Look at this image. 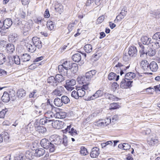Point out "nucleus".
Returning a JSON list of instances; mask_svg holds the SVG:
<instances>
[{
  "label": "nucleus",
  "instance_id": "nucleus-1",
  "mask_svg": "<svg viewBox=\"0 0 160 160\" xmlns=\"http://www.w3.org/2000/svg\"><path fill=\"white\" fill-rule=\"evenodd\" d=\"M68 138L66 136H64L62 139L60 136H56L51 142L50 152H53L54 151L56 148L55 145L62 144L66 147L68 145Z\"/></svg>",
  "mask_w": 160,
  "mask_h": 160
},
{
  "label": "nucleus",
  "instance_id": "nucleus-2",
  "mask_svg": "<svg viewBox=\"0 0 160 160\" xmlns=\"http://www.w3.org/2000/svg\"><path fill=\"white\" fill-rule=\"evenodd\" d=\"M96 72L95 70H93L87 72L85 76L78 77L77 80L79 81V83H82V84L86 83V81H89L91 79L93 76L95 75Z\"/></svg>",
  "mask_w": 160,
  "mask_h": 160
},
{
  "label": "nucleus",
  "instance_id": "nucleus-3",
  "mask_svg": "<svg viewBox=\"0 0 160 160\" xmlns=\"http://www.w3.org/2000/svg\"><path fill=\"white\" fill-rule=\"evenodd\" d=\"M71 125L68 126L67 128L63 130L64 133H68L69 135H71L74 138H71L72 140V142L75 141L74 138H76L78 134V132L73 128L72 127Z\"/></svg>",
  "mask_w": 160,
  "mask_h": 160
},
{
  "label": "nucleus",
  "instance_id": "nucleus-4",
  "mask_svg": "<svg viewBox=\"0 0 160 160\" xmlns=\"http://www.w3.org/2000/svg\"><path fill=\"white\" fill-rule=\"evenodd\" d=\"M12 22L10 18H7L4 21H0V29L4 30L8 29L12 25Z\"/></svg>",
  "mask_w": 160,
  "mask_h": 160
},
{
  "label": "nucleus",
  "instance_id": "nucleus-5",
  "mask_svg": "<svg viewBox=\"0 0 160 160\" xmlns=\"http://www.w3.org/2000/svg\"><path fill=\"white\" fill-rule=\"evenodd\" d=\"M152 39L156 40V42H152V45L156 48H160V32H156L153 36Z\"/></svg>",
  "mask_w": 160,
  "mask_h": 160
},
{
  "label": "nucleus",
  "instance_id": "nucleus-6",
  "mask_svg": "<svg viewBox=\"0 0 160 160\" xmlns=\"http://www.w3.org/2000/svg\"><path fill=\"white\" fill-rule=\"evenodd\" d=\"M75 84L76 81L74 79H68L66 81V84L64 86L68 90L71 91L74 88L72 86Z\"/></svg>",
  "mask_w": 160,
  "mask_h": 160
},
{
  "label": "nucleus",
  "instance_id": "nucleus-7",
  "mask_svg": "<svg viewBox=\"0 0 160 160\" xmlns=\"http://www.w3.org/2000/svg\"><path fill=\"white\" fill-rule=\"evenodd\" d=\"M34 126L35 130L39 133L43 134L47 131L46 128L40 125L38 122L35 123Z\"/></svg>",
  "mask_w": 160,
  "mask_h": 160
},
{
  "label": "nucleus",
  "instance_id": "nucleus-8",
  "mask_svg": "<svg viewBox=\"0 0 160 160\" xmlns=\"http://www.w3.org/2000/svg\"><path fill=\"white\" fill-rule=\"evenodd\" d=\"M40 143L41 146L44 148L46 149H49L50 152L51 142H50L46 138H43L41 140Z\"/></svg>",
  "mask_w": 160,
  "mask_h": 160
},
{
  "label": "nucleus",
  "instance_id": "nucleus-9",
  "mask_svg": "<svg viewBox=\"0 0 160 160\" xmlns=\"http://www.w3.org/2000/svg\"><path fill=\"white\" fill-rule=\"evenodd\" d=\"M127 9L126 7L124 8L122 10L120 14L117 16L116 19L114 20V22H116V21H120L123 19L126 16L127 13Z\"/></svg>",
  "mask_w": 160,
  "mask_h": 160
},
{
  "label": "nucleus",
  "instance_id": "nucleus-10",
  "mask_svg": "<svg viewBox=\"0 0 160 160\" xmlns=\"http://www.w3.org/2000/svg\"><path fill=\"white\" fill-rule=\"evenodd\" d=\"M31 43L33 44L36 48L40 49L42 48V42L40 38L37 37H34L32 38Z\"/></svg>",
  "mask_w": 160,
  "mask_h": 160
},
{
  "label": "nucleus",
  "instance_id": "nucleus-11",
  "mask_svg": "<svg viewBox=\"0 0 160 160\" xmlns=\"http://www.w3.org/2000/svg\"><path fill=\"white\" fill-rule=\"evenodd\" d=\"M141 40L143 44L144 45H149L152 46L153 48H155L152 45V42H156V40L155 41L151 42V39L150 38H148L147 36H143L141 38Z\"/></svg>",
  "mask_w": 160,
  "mask_h": 160
},
{
  "label": "nucleus",
  "instance_id": "nucleus-12",
  "mask_svg": "<svg viewBox=\"0 0 160 160\" xmlns=\"http://www.w3.org/2000/svg\"><path fill=\"white\" fill-rule=\"evenodd\" d=\"M64 90L63 87L58 86L52 92V94L56 96H60L62 94Z\"/></svg>",
  "mask_w": 160,
  "mask_h": 160
},
{
  "label": "nucleus",
  "instance_id": "nucleus-13",
  "mask_svg": "<svg viewBox=\"0 0 160 160\" xmlns=\"http://www.w3.org/2000/svg\"><path fill=\"white\" fill-rule=\"evenodd\" d=\"M64 124V122L59 120L54 121L52 122V123L53 127L57 129H60L62 128Z\"/></svg>",
  "mask_w": 160,
  "mask_h": 160
},
{
  "label": "nucleus",
  "instance_id": "nucleus-14",
  "mask_svg": "<svg viewBox=\"0 0 160 160\" xmlns=\"http://www.w3.org/2000/svg\"><path fill=\"white\" fill-rule=\"evenodd\" d=\"M100 150L99 148L95 147L92 148L90 153V155L92 158H96L100 154Z\"/></svg>",
  "mask_w": 160,
  "mask_h": 160
},
{
  "label": "nucleus",
  "instance_id": "nucleus-15",
  "mask_svg": "<svg viewBox=\"0 0 160 160\" xmlns=\"http://www.w3.org/2000/svg\"><path fill=\"white\" fill-rule=\"evenodd\" d=\"M72 63L70 61H67L64 62L62 64V65L64 66V69L65 71L64 72V75L67 76L69 77L68 75V70L70 69L71 66V65Z\"/></svg>",
  "mask_w": 160,
  "mask_h": 160
},
{
  "label": "nucleus",
  "instance_id": "nucleus-16",
  "mask_svg": "<svg viewBox=\"0 0 160 160\" xmlns=\"http://www.w3.org/2000/svg\"><path fill=\"white\" fill-rule=\"evenodd\" d=\"M128 55L131 57H136L137 53V50L136 47L132 46L129 47L128 51Z\"/></svg>",
  "mask_w": 160,
  "mask_h": 160
},
{
  "label": "nucleus",
  "instance_id": "nucleus-17",
  "mask_svg": "<svg viewBox=\"0 0 160 160\" xmlns=\"http://www.w3.org/2000/svg\"><path fill=\"white\" fill-rule=\"evenodd\" d=\"M103 93H104L102 91L99 90H98L92 96H91L90 98H88V100H91L98 97H101L102 96Z\"/></svg>",
  "mask_w": 160,
  "mask_h": 160
},
{
  "label": "nucleus",
  "instance_id": "nucleus-18",
  "mask_svg": "<svg viewBox=\"0 0 160 160\" xmlns=\"http://www.w3.org/2000/svg\"><path fill=\"white\" fill-rule=\"evenodd\" d=\"M55 78L53 76L49 77L47 79V81L50 85L53 87H56L58 85L57 82L55 79Z\"/></svg>",
  "mask_w": 160,
  "mask_h": 160
},
{
  "label": "nucleus",
  "instance_id": "nucleus-19",
  "mask_svg": "<svg viewBox=\"0 0 160 160\" xmlns=\"http://www.w3.org/2000/svg\"><path fill=\"white\" fill-rule=\"evenodd\" d=\"M149 64L146 60H142L140 63L141 67L144 71H147L149 69Z\"/></svg>",
  "mask_w": 160,
  "mask_h": 160
},
{
  "label": "nucleus",
  "instance_id": "nucleus-20",
  "mask_svg": "<svg viewBox=\"0 0 160 160\" xmlns=\"http://www.w3.org/2000/svg\"><path fill=\"white\" fill-rule=\"evenodd\" d=\"M149 69L153 72L157 71L158 69V66L157 63L155 61L151 62L149 65Z\"/></svg>",
  "mask_w": 160,
  "mask_h": 160
},
{
  "label": "nucleus",
  "instance_id": "nucleus-21",
  "mask_svg": "<svg viewBox=\"0 0 160 160\" xmlns=\"http://www.w3.org/2000/svg\"><path fill=\"white\" fill-rule=\"evenodd\" d=\"M119 75H117L116 73L113 72L109 73L108 76V79L109 80L115 79L116 81H118L119 80Z\"/></svg>",
  "mask_w": 160,
  "mask_h": 160
},
{
  "label": "nucleus",
  "instance_id": "nucleus-22",
  "mask_svg": "<svg viewBox=\"0 0 160 160\" xmlns=\"http://www.w3.org/2000/svg\"><path fill=\"white\" fill-rule=\"evenodd\" d=\"M26 45L27 49L30 52H33L36 50V47L32 43H27Z\"/></svg>",
  "mask_w": 160,
  "mask_h": 160
},
{
  "label": "nucleus",
  "instance_id": "nucleus-23",
  "mask_svg": "<svg viewBox=\"0 0 160 160\" xmlns=\"http://www.w3.org/2000/svg\"><path fill=\"white\" fill-rule=\"evenodd\" d=\"M45 153V150L42 148L36 149L34 153V156L36 157H40L42 156Z\"/></svg>",
  "mask_w": 160,
  "mask_h": 160
},
{
  "label": "nucleus",
  "instance_id": "nucleus-24",
  "mask_svg": "<svg viewBox=\"0 0 160 160\" xmlns=\"http://www.w3.org/2000/svg\"><path fill=\"white\" fill-rule=\"evenodd\" d=\"M158 142V140L157 138H152L149 139L148 140V143L150 145L153 146Z\"/></svg>",
  "mask_w": 160,
  "mask_h": 160
},
{
  "label": "nucleus",
  "instance_id": "nucleus-25",
  "mask_svg": "<svg viewBox=\"0 0 160 160\" xmlns=\"http://www.w3.org/2000/svg\"><path fill=\"white\" fill-rule=\"evenodd\" d=\"M104 95L105 97L106 98H108L110 100L117 101L119 99L118 98L115 97L114 96L108 93H104Z\"/></svg>",
  "mask_w": 160,
  "mask_h": 160
},
{
  "label": "nucleus",
  "instance_id": "nucleus-26",
  "mask_svg": "<svg viewBox=\"0 0 160 160\" xmlns=\"http://www.w3.org/2000/svg\"><path fill=\"white\" fill-rule=\"evenodd\" d=\"M72 60L76 62H78L81 60V55L80 54H75L72 57Z\"/></svg>",
  "mask_w": 160,
  "mask_h": 160
},
{
  "label": "nucleus",
  "instance_id": "nucleus-27",
  "mask_svg": "<svg viewBox=\"0 0 160 160\" xmlns=\"http://www.w3.org/2000/svg\"><path fill=\"white\" fill-rule=\"evenodd\" d=\"M1 99L3 102H8L10 99L9 97V95L7 92H4Z\"/></svg>",
  "mask_w": 160,
  "mask_h": 160
},
{
  "label": "nucleus",
  "instance_id": "nucleus-28",
  "mask_svg": "<svg viewBox=\"0 0 160 160\" xmlns=\"http://www.w3.org/2000/svg\"><path fill=\"white\" fill-rule=\"evenodd\" d=\"M136 77V74L132 72L126 73L125 75V78L127 80H130Z\"/></svg>",
  "mask_w": 160,
  "mask_h": 160
},
{
  "label": "nucleus",
  "instance_id": "nucleus-29",
  "mask_svg": "<svg viewBox=\"0 0 160 160\" xmlns=\"http://www.w3.org/2000/svg\"><path fill=\"white\" fill-rule=\"evenodd\" d=\"M66 113L65 112H56L55 114L54 117L58 118H64L66 116Z\"/></svg>",
  "mask_w": 160,
  "mask_h": 160
},
{
  "label": "nucleus",
  "instance_id": "nucleus-30",
  "mask_svg": "<svg viewBox=\"0 0 160 160\" xmlns=\"http://www.w3.org/2000/svg\"><path fill=\"white\" fill-rule=\"evenodd\" d=\"M17 37V35L15 33H11L8 36V40L9 42H15L16 41V38Z\"/></svg>",
  "mask_w": 160,
  "mask_h": 160
},
{
  "label": "nucleus",
  "instance_id": "nucleus-31",
  "mask_svg": "<svg viewBox=\"0 0 160 160\" xmlns=\"http://www.w3.org/2000/svg\"><path fill=\"white\" fill-rule=\"evenodd\" d=\"M6 49L8 53H10L14 51V47L13 44L9 43L7 44L6 46Z\"/></svg>",
  "mask_w": 160,
  "mask_h": 160
},
{
  "label": "nucleus",
  "instance_id": "nucleus-32",
  "mask_svg": "<svg viewBox=\"0 0 160 160\" xmlns=\"http://www.w3.org/2000/svg\"><path fill=\"white\" fill-rule=\"evenodd\" d=\"M71 71L73 73H76L78 70V66L76 63H73L71 65L70 68Z\"/></svg>",
  "mask_w": 160,
  "mask_h": 160
},
{
  "label": "nucleus",
  "instance_id": "nucleus-33",
  "mask_svg": "<svg viewBox=\"0 0 160 160\" xmlns=\"http://www.w3.org/2000/svg\"><path fill=\"white\" fill-rule=\"evenodd\" d=\"M34 153L32 151L30 152L29 151H27L25 154V157L28 159L31 160L32 159L34 156L33 155Z\"/></svg>",
  "mask_w": 160,
  "mask_h": 160
},
{
  "label": "nucleus",
  "instance_id": "nucleus-34",
  "mask_svg": "<svg viewBox=\"0 0 160 160\" xmlns=\"http://www.w3.org/2000/svg\"><path fill=\"white\" fill-rule=\"evenodd\" d=\"M61 101L62 100L61 99L58 98H57L54 99V103L55 106L57 107H60L63 105Z\"/></svg>",
  "mask_w": 160,
  "mask_h": 160
},
{
  "label": "nucleus",
  "instance_id": "nucleus-35",
  "mask_svg": "<svg viewBox=\"0 0 160 160\" xmlns=\"http://www.w3.org/2000/svg\"><path fill=\"white\" fill-rule=\"evenodd\" d=\"M55 77L58 83L62 82L65 80L64 77L60 74L56 75Z\"/></svg>",
  "mask_w": 160,
  "mask_h": 160
},
{
  "label": "nucleus",
  "instance_id": "nucleus-36",
  "mask_svg": "<svg viewBox=\"0 0 160 160\" xmlns=\"http://www.w3.org/2000/svg\"><path fill=\"white\" fill-rule=\"evenodd\" d=\"M21 60L23 62L28 61L30 59V56L28 54H23L21 56Z\"/></svg>",
  "mask_w": 160,
  "mask_h": 160
},
{
  "label": "nucleus",
  "instance_id": "nucleus-37",
  "mask_svg": "<svg viewBox=\"0 0 160 160\" xmlns=\"http://www.w3.org/2000/svg\"><path fill=\"white\" fill-rule=\"evenodd\" d=\"M26 91L23 89H21L18 90L17 92L18 96L20 98L23 97L26 95Z\"/></svg>",
  "mask_w": 160,
  "mask_h": 160
},
{
  "label": "nucleus",
  "instance_id": "nucleus-38",
  "mask_svg": "<svg viewBox=\"0 0 160 160\" xmlns=\"http://www.w3.org/2000/svg\"><path fill=\"white\" fill-rule=\"evenodd\" d=\"M149 48L148 50V51L147 52V54L150 56H154L156 53V51L155 49L156 48Z\"/></svg>",
  "mask_w": 160,
  "mask_h": 160
},
{
  "label": "nucleus",
  "instance_id": "nucleus-39",
  "mask_svg": "<svg viewBox=\"0 0 160 160\" xmlns=\"http://www.w3.org/2000/svg\"><path fill=\"white\" fill-rule=\"evenodd\" d=\"M8 94L9 95V98L11 100L14 101L16 99L15 92L14 90H11L10 91Z\"/></svg>",
  "mask_w": 160,
  "mask_h": 160
},
{
  "label": "nucleus",
  "instance_id": "nucleus-40",
  "mask_svg": "<svg viewBox=\"0 0 160 160\" xmlns=\"http://www.w3.org/2000/svg\"><path fill=\"white\" fill-rule=\"evenodd\" d=\"M61 99L63 104H68L70 101L69 98L66 96L63 95L61 97Z\"/></svg>",
  "mask_w": 160,
  "mask_h": 160
},
{
  "label": "nucleus",
  "instance_id": "nucleus-41",
  "mask_svg": "<svg viewBox=\"0 0 160 160\" xmlns=\"http://www.w3.org/2000/svg\"><path fill=\"white\" fill-rule=\"evenodd\" d=\"M84 49L85 51L87 53H90L92 52V45L89 44L86 45L84 47Z\"/></svg>",
  "mask_w": 160,
  "mask_h": 160
},
{
  "label": "nucleus",
  "instance_id": "nucleus-42",
  "mask_svg": "<svg viewBox=\"0 0 160 160\" xmlns=\"http://www.w3.org/2000/svg\"><path fill=\"white\" fill-rule=\"evenodd\" d=\"M112 142L111 141H107L105 142L102 143L101 144V146L102 148H108V146H112Z\"/></svg>",
  "mask_w": 160,
  "mask_h": 160
},
{
  "label": "nucleus",
  "instance_id": "nucleus-43",
  "mask_svg": "<svg viewBox=\"0 0 160 160\" xmlns=\"http://www.w3.org/2000/svg\"><path fill=\"white\" fill-rule=\"evenodd\" d=\"M79 96V97H83L85 94L87 93L86 91H84L80 87H79L78 90H77Z\"/></svg>",
  "mask_w": 160,
  "mask_h": 160
},
{
  "label": "nucleus",
  "instance_id": "nucleus-44",
  "mask_svg": "<svg viewBox=\"0 0 160 160\" xmlns=\"http://www.w3.org/2000/svg\"><path fill=\"white\" fill-rule=\"evenodd\" d=\"M45 117L47 119H50L54 117L55 114L51 111L45 113Z\"/></svg>",
  "mask_w": 160,
  "mask_h": 160
},
{
  "label": "nucleus",
  "instance_id": "nucleus-45",
  "mask_svg": "<svg viewBox=\"0 0 160 160\" xmlns=\"http://www.w3.org/2000/svg\"><path fill=\"white\" fill-rule=\"evenodd\" d=\"M32 27V24L27 22L23 27V30L25 31V32H27Z\"/></svg>",
  "mask_w": 160,
  "mask_h": 160
},
{
  "label": "nucleus",
  "instance_id": "nucleus-46",
  "mask_svg": "<svg viewBox=\"0 0 160 160\" xmlns=\"http://www.w3.org/2000/svg\"><path fill=\"white\" fill-rule=\"evenodd\" d=\"M127 80L125 78L123 79L120 83V87L122 88H127Z\"/></svg>",
  "mask_w": 160,
  "mask_h": 160
},
{
  "label": "nucleus",
  "instance_id": "nucleus-47",
  "mask_svg": "<svg viewBox=\"0 0 160 160\" xmlns=\"http://www.w3.org/2000/svg\"><path fill=\"white\" fill-rule=\"evenodd\" d=\"M139 46L140 47V49L139 51L140 53V57H142V56L143 54H146L147 55V52H146L144 51V46L142 44H139Z\"/></svg>",
  "mask_w": 160,
  "mask_h": 160
},
{
  "label": "nucleus",
  "instance_id": "nucleus-48",
  "mask_svg": "<svg viewBox=\"0 0 160 160\" xmlns=\"http://www.w3.org/2000/svg\"><path fill=\"white\" fill-rule=\"evenodd\" d=\"M6 57L4 55L0 53V65L3 64L6 61Z\"/></svg>",
  "mask_w": 160,
  "mask_h": 160
},
{
  "label": "nucleus",
  "instance_id": "nucleus-49",
  "mask_svg": "<svg viewBox=\"0 0 160 160\" xmlns=\"http://www.w3.org/2000/svg\"><path fill=\"white\" fill-rule=\"evenodd\" d=\"M119 107V105L117 103H113L110 104V110L115 109L118 108Z\"/></svg>",
  "mask_w": 160,
  "mask_h": 160
},
{
  "label": "nucleus",
  "instance_id": "nucleus-50",
  "mask_svg": "<svg viewBox=\"0 0 160 160\" xmlns=\"http://www.w3.org/2000/svg\"><path fill=\"white\" fill-rule=\"evenodd\" d=\"M49 105H50L51 107H52V104L51 103L50 100L49 99L48 100L47 103H42L41 106L42 108H43V107H45V108H44V109H45L48 108Z\"/></svg>",
  "mask_w": 160,
  "mask_h": 160
},
{
  "label": "nucleus",
  "instance_id": "nucleus-51",
  "mask_svg": "<svg viewBox=\"0 0 160 160\" xmlns=\"http://www.w3.org/2000/svg\"><path fill=\"white\" fill-rule=\"evenodd\" d=\"M13 61L15 64L19 65L20 63V60L19 57L18 56H14L13 57Z\"/></svg>",
  "mask_w": 160,
  "mask_h": 160
},
{
  "label": "nucleus",
  "instance_id": "nucleus-52",
  "mask_svg": "<svg viewBox=\"0 0 160 160\" xmlns=\"http://www.w3.org/2000/svg\"><path fill=\"white\" fill-rule=\"evenodd\" d=\"M50 122V121L48 120V119L46 118L40 119L39 123L40 124H41L42 125H45L47 123V122Z\"/></svg>",
  "mask_w": 160,
  "mask_h": 160
},
{
  "label": "nucleus",
  "instance_id": "nucleus-53",
  "mask_svg": "<svg viewBox=\"0 0 160 160\" xmlns=\"http://www.w3.org/2000/svg\"><path fill=\"white\" fill-rule=\"evenodd\" d=\"M77 90H74L72 92L71 96L72 97L74 98L75 99H78L79 98V96Z\"/></svg>",
  "mask_w": 160,
  "mask_h": 160
},
{
  "label": "nucleus",
  "instance_id": "nucleus-54",
  "mask_svg": "<svg viewBox=\"0 0 160 160\" xmlns=\"http://www.w3.org/2000/svg\"><path fill=\"white\" fill-rule=\"evenodd\" d=\"M37 92V90H34L33 92L30 93L29 95V97L30 98H36L37 97V95L36 94Z\"/></svg>",
  "mask_w": 160,
  "mask_h": 160
},
{
  "label": "nucleus",
  "instance_id": "nucleus-55",
  "mask_svg": "<svg viewBox=\"0 0 160 160\" xmlns=\"http://www.w3.org/2000/svg\"><path fill=\"white\" fill-rule=\"evenodd\" d=\"M80 153L83 155H86L88 153L87 149L84 147H82L80 151Z\"/></svg>",
  "mask_w": 160,
  "mask_h": 160
},
{
  "label": "nucleus",
  "instance_id": "nucleus-56",
  "mask_svg": "<svg viewBox=\"0 0 160 160\" xmlns=\"http://www.w3.org/2000/svg\"><path fill=\"white\" fill-rule=\"evenodd\" d=\"M47 25L48 29L51 30H52L54 29V26L53 22H52L51 21L48 22L47 24Z\"/></svg>",
  "mask_w": 160,
  "mask_h": 160
},
{
  "label": "nucleus",
  "instance_id": "nucleus-57",
  "mask_svg": "<svg viewBox=\"0 0 160 160\" xmlns=\"http://www.w3.org/2000/svg\"><path fill=\"white\" fill-rule=\"evenodd\" d=\"M151 13L154 15L157 16H158V18H160V9H158L154 11H151Z\"/></svg>",
  "mask_w": 160,
  "mask_h": 160
},
{
  "label": "nucleus",
  "instance_id": "nucleus-58",
  "mask_svg": "<svg viewBox=\"0 0 160 160\" xmlns=\"http://www.w3.org/2000/svg\"><path fill=\"white\" fill-rule=\"evenodd\" d=\"M130 57L131 56H129V55H128V53H127L126 52H124L123 54V60L125 61H127L129 60Z\"/></svg>",
  "mask_w": 160,
  "mask_h": 160
},
{
  "label": "nucleus",
  "instance_id": "nucleus-59",
  "mask_svg": "<svg viewBox=\"0 0 160 160\" xmlns=\"http://www.w3.org/2000/svg\"><path fill=\"white\" fill-rule=\"evenodd\" d=\"M7 109L5 108L3 109L0 112V118H4L6 112H7Z\"/></svg>",
  "mask_w": 160,
  "mask_h": 160
},
{
  "label": "nucleus",
  "instance_id": "nucleus-60",
  "mask_svg": "<svg viewBox=\"0 0 160 160\" xmlns=\"http://www.w3.org/2000/svg\"><path fill=\"white\" fill-rule=\"evenodd\" d=\"M23 156L22 154H18L15 157V160H23Z\"/></svg>",
  "mask_w": 160,
  "mask_h": 160
},
{
  "label": "nucleus",
  "instance_id": "nucleus-61",
  "mask_svg": "<svg viewBox=\"0 0 160 160\" xmlns=\"http://www.w3.org/2000/svg\"><path fill=\"white\" fill-rule=\"evenodd\" d=\"M88 83H86V84H83L82 87H80V88L82 89H83L84 91H86L87 93L88 92L87 90L89 89L88 87Z\"/></svg>",
  "mask_w": 160,
  "mask_h": 160
},
{
  "label": "nucleus",
  "instance_id": "nucleus-62",
  "mask_svg": "<svg viewBox=\"0 0 160 160\" xmlns=\"http://www.w3.org/2000/svg\"><path fill=\"white\" fill-rule=\"evenodd\" d=\"M104 16L103 15H102L99 17L97 19V22L98 24H99L102 23L104 20Z\"/></svg>",
  "mask_w": 160,
  "mask_h": 160
},
{
  "label": "nucleus",
  "instance_id": "nucleus-63",
  "mask_svg": "<svg viewBox=\"0 0 160 160\" xmlns=\"http://www.w3.org/2000/svg\"><path fill=\"white\" fill-rule=\"evenodd\" d=\"M131 146L128 143H123V149L124 150H128L130 148Z\"/></svg>",
  "mask_w": 160,
  "mask_h": 160
},
{
  "label": "nucleus",
  "instance_id": "nucleus-64",
  "mask_svg": "<svg viewBox=\"0 0 160 160\" xmlns=\"http://www.w3.org/2000/svg\"><path fill=\"white\" fill-rule=\"evenodd\" d=\"M63 67L64 66L62 65H62H60L58 66V68L59 72L64 73L65 71H64V68Z\"/></svg>",
  "mask_w": 160,
  "mask_h": 160
}]
</instances>
